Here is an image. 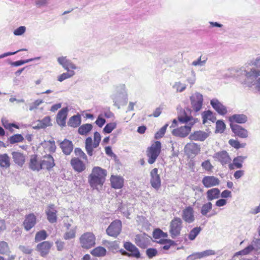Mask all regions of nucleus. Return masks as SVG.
<instances>
[{
    "instance_id": "obj_39",
    "label": "nucleus",
    "mask_w": 260,
    "mask_h": 260,
    "mask_svg": "<svg viewBox=\"0 0 260 260\" xmlns=\"http://www.w3.org/2000/svg\"><path fill=\"white\" fill-rule=\"evenodd\" d=\"M106 249L102 246H99L94 248L91 251V254L95 256H103L106 254Z\"/></svg>"
},
{
    "instance_id": "obj_40",
    "label": "nucleus",
    "mask_w": 260,
    "mask_h": 260,
    "mask_svg": "<svg viewBox=\"0 0 260 260\" xmlns=\"http://www.w3.org/2000/svg\"><path fill=\"white\" fill-rule=\"evenodd\" d=\"M10 252L8 244L5 241L0 242V254L8 255Z\"/></svg>"
},
{
    "instance_id": "obj_8",
    "label": "nucleus",
    "mask_w": 260,
    "mask_h": 260,
    "mask_svg": "<svg viewBox=\"0 0 260 260\" xmlns=\"http://www.w3.org/2000/svg\"><path fill=\"white\" fill-rule=\"evenodd\" d=\"M42 170L51 171L55 166L54 158L50 154H46L41 157Z\"/></svg>"
},
{
    "instance_id": "obj_36",
    "label": "nucleus",
    "mask_w": 260,
    "mask_h": 260,
    "mask_svg": "<svg viewBox=\"0 0 260 260\" xmlns=\"http://www.w3.org/2000/svg\"><path fill=\"white\" fill-rule=\"evenodd\" d=\"M81 122V119L80 116L74 115L69 119L68 124L70 126L77 127L80 125Z\"/></svg>"
},
{
    "instance_id": "obj_25",
    "label": "nucleus",
    "mask_w": 260,
    "mask_h": 260,
    "mask_svg": "<svg viewBox=\"0 0 260 260\" xmlns=\"http://www.w3.org/2000/svg\"><path fill=\"white\" fill-rule=\"evenodd\" d=\"M63 152L66 155L70 154L73 149V145L71 141L65 139L60 144Z\"/></svg>"
},
{
    "instance_id": "obj_18",
    "label": "nucleus",
    "mask_w": 260,
    "mask_h": 260,
    "mask_svg": "<svg viewBox=\"0 0 260 260\" xmlns=\"http://www.w3.org/2000/svg\"><path fill=\"white\" fill-rule=\"evenodd\" d=\"M57 210L55 209L54 205H49L46 211V214L48 220L50 223H55L57 221Z\"/></svg>"
},
{
    "instance_id": "obj_49",
    "label": "nucleus",
    "mask_w": 260,
    "mask_h": 260,
    "mask_svg": "<svg viewBox=\"0 0 260 260\" xmlns=\"http://www.w3.org/2000/svg\"><path fill=\"white\" fill-rule=\"evenodd\" d=\"M208 60V56L206 54H201L196 60V67L205 66Z\"/></svg>"
},
{
    "instance_id": "obj_30",
    "label": "nucleus",
    "mask_w": 260,
    "mask_h": 260,
    "mask_svg": "<svg viewBox=\"0 0 260 260\" xmlns=\"http://www.w3.org/2000/svg\"><path fill=\"white\" fill-rule=\"evenodd\" d=\"M191 119L190 116H187L186 114H184V115H179L177 117V119H174L172 121V123L170 126V127H175L178 126V122L181 123H187Z\"/></svg>"
},
{
    "instance_id": "obj_4",
    "label": "nucleus",
    "mask_w": 260,
    "mask_h": 260,
    "mask_svg": "<svg viewBox=\"0 0 260 260\" xmlns=\"http://www.w3.org/2000/svg\"><path fill=\"white\" fill-rule=\"evenodd\" d=\"M95 236L92 232H85L79 238V243L82 248L88 249L94 246Z\"/></svg>"
},
{
    "instance_id": "obj_10",
    "label": "nucleus",
    "mask_w": 260,
    "mask_h": 260,
    "mask_svg": "<svg viewBox=\"0 0 260 260\" xmlns=\"http://www.w3.org/2000/svg\"><path fill=\"white\" fill-rule=\"evenodd\" d=\"M192 125L193 124H189L174 128L172 131V134L176 137L184 138L189 134Z\"/></svg>"
},
{
    "instance_id": "obj_28",
    "label": "nucleus",
    "mask_w": 260,
    "mask_h": 260,
    "mask_svg": "<svg viewBox=\"0 0 260 260\" xmlns=\"http://www.w3.org/2000/svg\"><path fill=\"white\" fill-rule=\"evenodd\" d=\"M183 219L186 222H191L193 220V211L191 207H187L183 211Z\"/></svg>"
},
{
    "instance_id": "obj_48",
    "label": "nucleus",
    "mask_w": 260,
    "mask_h": 260,
    "mask_svg": "<svg viewBox=\"0 0 260 260\" xmlns=\"http://www.w3.org/2000/svg\"><path fill=\"white\" fill-rule=\"evenodd\" d=\"M75 74V72L73 70H69L67 73H63L60 75L58 77V81L59 82H62L63 80L70 78L73 76Z\"/></svg>"
},
{
    "instance_id": "obj_47",
    "label": "nucleus",
    "mask_w": 260,
    "mask_h": 260,
    "mask_svg": "<svg viewBox=\"0 0 260 260\" xmlns=\"http://www.w3.org/2000/svg\"><path fill=\"white\" fill-rule=\"evenodd\" d=\"M253 250H254L253 245H252V244H250V245H248L247 247H246L245 248H244V249L236 252L234 256H238V255H247V254L250 253L251 252H252Z\"/></svg>"
},
{
    "instance_id": "obj_43",
    "label": "nucleus",
    "mask_w": 260,
    "mask_h": 260,
    "mask_svg": "<svg viewBox=\"0 0 260 260\" xmlns=\"http://www.w3.org/2000/svg\"><path fill=\"white\" fill-rule=\"evenodd\" d=\"M24 138L21 134H15L8 139L9 142L11 144L22 142Z\"/></svg>"
},
{
    "instance_id": "obj_3",
    "label": "nucleus",
    "mask_w": 260,
    "mask_h": 260,
    "mask_svg": "<svg viewBox=\"0 0 260 260\" xmlns=\"http://www.w3.org/2000/svg\"><path fill=\"white\" fill-rule=\"evenodd\" d=\"M161 149V144L159 141H155L152 145L147 148L146 155L148 157V162L153 164L159 155Z\"/></svg>"
},
{
    "instance_id": "obj_27",
    "label": "nucleus",
    "mask_w": 260,
    "mask_h": 260,
    "mask_svg": "<svg viewBox=\"0 0 260 260\" xmlns=\"http://www.w3.org/2000/svg\"><path fill=\"white\" fill-rule=\"evenodd\" d=\"M14 161L20 166H22L25 162V157L21 153L19 152H13L12 153Z\"/></svg>"
},
{
    "instance_id": "obj_20",
    "label": "nucleus",
    "mask_w": 260,
    "mask_h": 260,
    "mask_svg": "<svg viewBox=\"0 0 260 260\" xmlns=\"http://www.w3.org/2000/svg\"><path fill=\"white\" fill-rule=\"evenodd\" d=\"M71 165L74 170L78 173H81L86 169L85 164L77 157L72 158Z\"/></svg>"
},
{
    "instance_id": "obj_37",
    "label": "nucleus",
    "mask_w": 260,
    "mask_h": 260,
    "mask_svg": "<svg viewBox=\"0 0 260 260\" xmlns=\"http://www.w3.org/2000/svg\"><path fill=\"white\" fill-rule=\"evenodd\" d=\"M167 237L168 234L163 232L162 230L159 229H155L153 232V237L156 242L157 241H158L160 239H165L167 238Z\"/></svg>"
},
{
    "instance_id": "obj_34",
    "label": "nucleus",
    "mask_w": 260,
    "mask_h": 260,
    "mask_svg": "<svg viewBox=\"0 0 260 260\" xmlns=\"http://www.w3.org/2000/svg\"><path fill=\"white\" fill-rule=\"evenodd\" d=\"M10 157L7 154H0V167L8 168L10 166Z\"/></svg>"
},
{
    "instance_id": "obj_22",
    "label": "nucleus",
    "mask_w": 260,
    "mask_h": 260,
    "mask_svg": "<svg viewBox=\"0 0 260 260\" xmlns=\"http://www.w3.org/2000/svg\"><path fill=\"white\" fill-rule=\"evenodd\" d=\"M57 61L67 71H69L70 69L73 70L77 68L76 66L71 60L68 59L67 57H59L58 58Z\"/></svg>"
},
{
    "instance_id": "obj_21",
    "label": "nucleus",
    "mask_w": 260,
    "mask_h": 260,
    "mask_svg": "<svg viewBox=\"0 0 260 260\" xmlns=\"http://www.w3.org/2000/svg\"><path fill=\"white\" fill-rule=\"evenodd\" d=\"M68 112V108L66 107L61 109L57 113L56 120L60 126H64L66 125Z\"/></svg>"
},
{
    "instance_id": "obj_33",
    "label": "nucleus",
    "mask_w": 260,
    "mask_h": 260,
    "mask_svg": "<svg viewBox=\"0 0 260 260\" xmlns=\"http://www.w3.org/2000/svg\"><path fill=\"white\" fill-rule=\"evenodd\" d=\"M220 190L217 188L209 189L207 192V198L208 201L216 199L220 197Z\"/></svg>"
},
{
    "instance_id": "obj_44",
    "label": "nucleus",
    "mask_w": 260,
    "mask_h": 260,
    "mask_svg": "<svg viewBox=\"0 0 260 260\" xmlns=\"http://www.w3.org/2000/svg\"><path fill=\"white\" fill-rule=\"evenodd\" d=\"M182 229V226H170V233L172 238H174L179 236L180 234V231Z\"/></svg>"
},
{
    "instance_id": "obj_9",
    "label": "nucleus",
    "mask_w": 260,
    "mask_h": 260,
    "mask_svg": "<svg viewBox=\"0 0 260 260\" xmlns=\"http://www.w3.org/2000/svg\"><path fill=\"white\" fill-rule=\"evenodd\" d=\"M213 109L219 115L224 116L228 113L227 108L217 99L214 98L210 101Z\"/></svg>"
},
{
    "instance_id": "obj_51",
    "label": "nucleus",
    "mask_w": 260,
    "mask_h": 260,
    "mask_svg": "<svg viewBox=\"0 0 260 260\" xmlns=\"http://www.w3.org/2000/svg\"><path fill=\"white\" fill-rule=\"evenodd\" d=\"M117 126L116 122H110L107 123L103 129V132L105 134H109Z\"/></svg>"
},
{
    "instance_id": "obj_15",
    "label": "nucleus",
    "mask_w": 260,
    "mask_h": 260,
    "mask_svg": "<svg viewBox=\"0 0 260 260\" xmlns=\"http://www.w3.org/2000/svg\"><path fill=\"white\" fill-rule=\"evenodd\" d=\"M110 185L115 189H121L124 186V179L120 175H112L110 178Z\"/></svg>"
},
{
    "instance_id": "obj_24",
    "label": "nucleus",
    "mask_w": 260,
    "mask_h": 260,
    "mask_svg": "<svg viewBox=\"0 0 260 260\" xmlns=\"http://www.w3.org/2000/svg\"><path fill=\"white\" fill-rule=\"evenodd\" d=\"M202 118L203 119V124H205L208 120L214 122L216 120V117L214 113L210 110L205 111L202 112Z\"/></svg>"
},
{
    "instance_id": "obj_59",
    "label": "nucleus",
    "mask_w": 260,
    "mask_h": 260,
    "mask_svg": "<svg viewBox=\"0 0 260 260\" xmlns=\"http://www.w3.org/2000/svg\"><path fill=\"white\" fill-rule=\"evenodd\" d=\"M202 166L204 169L208 171H211L213 168L209 160H206L203 162Z\"/></svg>"
},
{
    "instance_id": "obj_46",
    "label": "nucleus",
    "mask_w": 260,
    "mask_h": 260,
    "mask_svg": "<svg viewBox=\"0 0 260 260\" xmlns=\"http://www.w3.org/2000/svg\"><path fill=\"white\" fill-rule=\"evenodd\" d=\"M226 127L225 124L222 120H218L216 122L215 133L221 134L223 133Z\"/></svg>"
},
{
    "instance_id": "obj_6",
    "label": "nucleus",
    "mask_w": 260,
    "mask_h": 260,
    "mask_svg": "<svg viewBox=\"0 0 260 260\" xmlns=\"http://www.w3.org/2000/svg\"><path fill=\"white\" fill-rule=\"evenodd\" d=\"M122 223L119 219L112 221L106 230L107 234L111 237H117L121 233Z\"/></svg>"
},
{
    "instance_id": "obj_57",
    "label": "nucleus",
    "mask_w": 260,
    "mask_h": 260,
    "mask_svg": "<svg viewBox=\"0 0 260 260\" xmlns=\"http://www.w3.org/2000/svg\"><path fill=\"white\" fill-rule=\"evenodd\" d=\"M75 154L85 160H87V157L85 153L79 148H76L75 149Z\"/></svg>"
},
{
    "instance_id": "obj_11",
    "label": "nucleus",
    "mask_w": 260,
    "mask_h": 260,
    "mask_svg": "<svg viewBox=\"0 0 260 260\" xmlns=\"http://www.w3.org/2000/svg\"><path fill=\"white\" fill-rule=\"evenodd\" d=\"M28 167L32 171L37 172L41 171L42 170L41 157H39L36 154L31 155L28 162Z\"/></svg>"
},
{
    "instance_id": "obj_50",
    "label": "nucleus",
    "mask_w": 260,
    "mask_h": 260,
    "mask_svg": "<svg viewBox=\"0 0 260 260\" xmlns=\"http://www.w3.org/2000/svg\"><path fill=\"white\" fill-rule=\"evenodd\" d=\"M229 144L231 146L237 149L241 148H244L246 145V143H240L238 140H236L234 139H230L229 141Z\"/></svg>"
},
{
    "instance_id": "obj_14",
    "label": "nucleus",
    "mask_w": 260,
    "mask_h": 260,
    "mask_svg": "<svg viewBox=\"0 0 260 260\" xmlns=\"http://www.w3.org/2000/svg\"><path fill=\"white\" fill-rule=\"evenodd\" d=\"M123 247L129 253V257H133L136 258L141 257V253L138 248L131 242H124Z\"/></svg>"
},
{
    "instance_id": "obj_61",
    "label": "nucleus",
    "mask_w": 260,
    "mask_h": 260,
    "mask_svg": "<svg viewBox=\"0 0 260 260\" xmlns=\"http://www.w3.org/2000/svg\"><path fill=\"white\" fill-rule=\"evenodd\" d=\"M251 63L260 71V55L257 56L255 59L252 60Z\"/></svg>"
},
{
    "instance_id": "obj_7",
    "label": "nucleus",
    "mask_w": 260,
    "mask_h": 260,
    "mask_svg": "<svg viewBox=\"0 0 260 260\" xmlns=\"http://www.w3.org/2000/svg\"><path fill=\"white\" fill-rule=\"evenodd\" d=\"M52 247V243L49 241H44L38 244L36 250L41 256L46 257L49 254Z\"/></svg>"
},
{
    "instance_id": "obj_2",
    "label": "nucleus",
    "mask_w": 260,
    "mask_h": 260,
    "mask_svg": "<svg viewBox=\"0 0 260 260\" xmlns=\"http://www.w3.org/2000/svg\"><path fill=\"white\" fill-rule=\"evenodd\" d=\"M106 170L100 167H94L88 177V182L92 189L101 190L106 181Z\"/></svg>"
},
{
    "instance_id": "obj_45",
    "label": "nucleus",
    "mask_w": 260,
    "mask_h": 260,
    "mask_svg": "<svg viewBox=\"0 0 260 260\" xmlns=\"http://www.w3.org/2000/svg\"><path fill=\"white\" fill-rule=\"evenodd\" d=\"M47 237V232L45 230L38 232L35 235V241L36 242L45 240Z\"/></svg>"
},
{
    "instance_id": "obj_58",
    "label": "nucleus",
    "mask_w": 260,
    "mask_h": 260,
    "mask_svg": "<svg viewBox=\"0 0 260 260\" xmlns=\"http://www.w3.org/2000/svg\"><path fill=\"white\" fill-rule=\"evenodd\" d=\"M146 252L147 256L149 258H151L157 254V250L153 248H150L147 249Z\"/></svg>"
},
{
    "instance_id": "obj_64",
    "label": "nucleus",
    "mask_w": 260,
    "mask_h": 260,
    "mask_svg": "<svg viewBox=\"0 0 260 260\" xmlns=\"http://www.w3.org/2000/svg\"><path fill=\"white\" fill-rule=\"evenodd\" d=\"M251 244L253 245L254 249L255 250H258L260 249V239H256L254 240H253Z\"/></svg>"
},
{
    "instance_id": "obj_56",
    "label": "nucleus",
    "mask_w": 260,
    "mask_h": 260,
    "mask_svg": "<svg viewBox=\"0 0 260 260\" xmlns=\"http://www.w3.org/2000/svg\"><path fill=\"white\" fill-rule=\"evenodd\" d=\"M46 148L50 152H54L56 150V145L54 141H48L46 143Z\"/></svg>"
},
{
    "instance_id": "obj_16",
    "label": "nucleus",
    "mask_w": 260,
    "mask_h": 260,
    "mask_svg": "<svg viewBox=\"0 0 260 260\" xmlns=\"http://www.w3.org/2000/svg\"><path fill=\"white\" fill-rule=\"evenodd\" d=\"M150 183L151 186L156 190H158L161 185V179L158 174V169L154 168L150 172Z\"/></svg>"
},
{
    "instance_id": "obj_26",
    "label": "nucleus",
    "mask_w": 260,
    "mask_h": 260,
    "mask_svg": "<svg viewBox=\"0 0 260 260\" xmlns=\"http://www.w3.org/2000/svg\"><path fill=\"white\" fill-rule=\"evenodd\" d=\"M246 158V156H238L235 157L233 160V164H231V162L230 163L229 165V169L230 170L234 169V166L237 169H241L243 166L242 163Z\"/></svg>"
},
{
    "instance_id": "obj_54",
    "label": "nucleus",
    "mask_w": 260,
    "mask_h": 260,
    "mask_svg": "<svg viewBox=\"0 0 260 260\" xmlns=\"http://www.w3.org/2000/svg\"><path fill=\"white\" fill-rule=\"evenodd\" d=\"M40 127L45 128L51 125V119L49 116L44 117L42 120L40 121Z\"/></svg>"
},
{
    "instance_id": "obj_31",
    "label": "nucleus",
    "mask_w": 260,
    "mask_h": 260,
    "mask_svg": "<svg viewBox=\"0 0 260 260\" xmlns=\"http://www.w3.org/2000/svg\"><path fill=\"white\" fill-rule=\"evenodd\" d=\"M212 208V204L211 202H208L205 204H204L202 208L201 212L202 214L204 216H206L208 217H210L216 214V212L208 214L210 211L211 210Z\"/></svg>"
},
{
    "instance_id": "obj_5",
    "label": "nucleus",
    "mask_w": 260,
    "mask_h": 260,
    "mask_svg": "<svg viewBox=\"0 0 260 260\" xmlns=\"http://www.w3.org/2000/svg\"><path fill=\"white\" fill-rule=\"evenodd\" d=\"M101 140V135L98 132H95L94 133L93 142L91 137H88L86 139L85 149L89 156L92 155L93 149L97 148L99 146Z\"/></svg>"
},
{
    "instance_id": "obj_60",
    "label": "nucleus",
    "mask_w": 260,
    "mask_h": 260,
    "mask_svg": "<svg viewBox=\"0 0 260 260\" xmlns=\"http://www.w3.org/2000/svg\"><path fill=\"white\" fill-rule=\"evenodd\" d=\"M31 60H32V59H27L26 60H20L16 61L15 62H11L10 64L12 66L18 67V66H21L24 63H27L29 61H31Z\"/></svg>"
},
{
    "instance_id": "obj_53",
    "label": "nucleus",
    "mask_w": 260,
    "mask_h": 260,
    "mask_svg": "<svg viewBox=\"0 0 260 260\" xmlns=\"http://www.w3.org/2000/svg\"><path fill=\"white\" fill-rule=\"evenodd\" d=\"M168 126V124H166L165 125H164L162 127H161L159 131H158L155 134V138L156 139H160L161 138H162L166 132V129H167V128Z\"/></svg>"
},
{
    "instance_id": "obj_23",
    "label": "nucleus",
    "mask_w": 260,
    "mask_h": 260,
    "mask_svg": "<svg viewBox=\"0 0 260 260\" xmlns=\"http://www.w3.org/2000/svg\"><path fill=\"white\" fill-rule=\"evenodd\" d=\"M229 121L231 122H235L239 124H243L247 122V116L243 114H236L229 117Z\"/></svg>"
},
{
    "instance_id": "obj_55",
    "label": "nucleus",
    "mask_w": 260,
    "mask_h": 260,
    "mask_svg": "<svg viewBox=\"0 0 260 260\" xmlns=\"http://www.w3.org/2000/svg\"><path fill=\"white\" fill-rule=\"evenodd\" d=\"M19 248L22 253L25 254H30L34 251L33 249L28 246L20 245Z\"/></svg>"
},
{
    "instance_id": "obj_41",
    "label": "nucleus",
    "mask_w": 260,
    "mask_h": 260,
    "mask_svg": "<svg viewBox=\"0 0 260 260\" xmlns=\"http://www.w3.org/2000/svg\"><path fill=\"white\" fill-rule=\"evenodd\" d=\"M2 125L5 128L9 129L11 132H13L12 127H15L17 129L19 128V126L17 124L15 123H9L8 120L6 118L2 119Z\"/></svg>"
},
{
    "instance_id": "obj_35",
    "label": "nucleus",
    "mask_w": 260,
    "mask_h": 260,
    "mask_svg": "<svg viewBox=\"0 0 260 260\" xmlns=\"http://www.w3.org/2000/svg\"><path fill=\"white\" fill-rule=\"evenodd\" d=\"M157 243L164 245L162 247V249L166 250H169L172 246H175L176 245L174 241L166 238L160 239L157 241Z\"/></svg>"
},
{
    "instance_id": "obj_52",
    "label": "nucleus",
    "mask_w": 260,
    "mask_h": 260,
    "mask_svg": "<svg viewBox=\"0 0 260 260\" xmlns=\"http://www.w3.org/2000/svg\"><path fill=\"white\" fill-rule=\"evenodd\" d=\"M203 102V95L199 93H196V112L199 111L202 108Z\"/></svg>"
},
{
    "instance_id": "obj_63",
    "label": "nucleus",
    "mask_w": 260,
    "mask_h": 260,
    "mask_svg": "<svg viewBox=\"0 0 260 260\" xmlns=\"http://www.w3.org/2000/svg\"><path fill=\"white\" fill-rule=\"evenodd\" d=\"M182 226V220L180 218H174L171 222L170 226Z\"/></svg>"
},
{
    "instance_id": "obj_38",
    "label": "nucleus",
    "mask_w": 260,
    "mask_h": 260,
    "mask_svg": "<svg viewBox=\"0 0 260 260\" xmlns=\"http://www.w3.org/2000/svg\"><path fill=\"white\" fill-rule=\"evenodd\" d=\"M210 132L207 130L206 132L199 131H196V141H204L210 135Z\"/></svg>"
},
{
    "instance_id": "obj_29",
    "label": "nucleus",
    "mask_w": 260,
    "mask_h": 260,
    "mask_svg": "<svg viewBox=\"0 0 260 260\" xmlns=\"http://www.w3.org/2000/svg\"><path fill=\"white\" fill-rule=\"evenodd\" d=\"M135 243L140 247L145 248L148 245V240L144 236L142 235H137L135 239Z\"/></svg>"
},
{
    "instance_id": "obj_62",
    "label": "nucleus",
    "mask_w": 260,
    "mask_h": 260,
    "mask_svg": "<svg viewBox=\"0 0 260 260\" xmlns=\"http://www.w3.org/2000/svg\"><path fill=\"white\" fill-rule=\"evenodd\" d=\"M26 28L25 26H21L17 28L14 31V34L16 36H20L22 35L25 31Z\"/></svg>"
},
{
    "instance_id": "obj_1",
    "label": "nucleus",
    "mask_w": 260,
    "mask_h": 260,
    "mask_svg": "<svg viewBox=\"0 0 260 260\" xmlns=\"http://www.w3.org/2000/svg\"><path fill=\"white\" fill-rule=\"evenodd\" d=\"M236 74L244 75L245 79L240 82L243 86L250 87L254 85L256 79L260 76V71L256 67H242L239 69L231 70L230 74L226 73L224 74L223 78L235 77Z\"/></svg>"
},
{
    "instance_id": "obj_32",
    "label": "nucleus",
    "mask_w": 260,
    "mask_h": 260,
    "mask_svg": "<svg viewBox=\"0 0 260 260\" xmlns=\"http://www.w3.org/2000/svg\"><path fill=\"white\" fill-rule=\"evenodd\" d=\"M92 128L93 126L91 124H83L79 127L78 132L82 136H87L92 129Z\"/></svg>"
},
{
    "instance_id": "obj_19",
    "label": "nucleus",
    "mask_w": 260,
    "mask_h": 260,
    "mask_svg": "<svg viewBox=\"0 0 260 260\" xmlns=\"http://www.w3.org/2000/svg\"><path fill=\"white\" fill-rule=\"evenodd\" d=\"M202 183L206 188L218 185L220 180L218 178L213 176H205L203 178Z\"/></svg>"
},
{
    "instance_id": "obj_17",
    "label": "nucleus",
    "mask_w": 260,
    "mask_h": 260,
    "mask_svg": "<svg viewBox=\"0 0 260 260\" xmlns=\"http://www.w3.org/2000/svg\"><path fill=\"white\" fill-rule=\"evenodd\" d=\"M37 223V217L34 213H29L25 216L23 225L26 231H29L35 226Z\"/></svg>"
},
{
    "instance_id": "obj_42",
    "label": "nucleus",
    "mask_w": 260,
    "mask_h": 260,
    "mask_svg": "<svg viewBox=\"0 0 260 260\" xmlns=\"http://www.w3.org/2000/svg\"><path fill=\"white\" fill-rule=\"evenodd\" d=\"M77 228H73L70 230L66 231L63 238L66 240L74 239L76 237Z\"/></svg>"
},
{
    "instance_id": "obj_13",
    "label": "nucleus",
    "mask_w": 260,
    "mask_h": 260,
    "mask_svg": "<svg viewBox=\"0 0 260 260\" xmlns=\"http://www.w3.org/2000/svg\"><path fill=\"white\" fill-rule=\"evenodd\" d=\"M230 127L233 133L236 136L242 139H246L248 137V131L242 126L238 124H231Z\"/></svg>"
},
{
    "instance_id": "obj_12",
    "label": "nucleus",
    "mask_w": 260,
    "mask_h": 260,
    "mask_svg": "<svg viewBox=\"0 0 260 260\" xmlns=\"http://www.w3.org/2000/svg\"><path fill=\"white\" fill-rule=\"evenodd\" d=\"M213 157L216 160L219 161L223 166L229 165L232 160L228 153L225 150L216 153Z\"/></svg>"
}]
</instances>
